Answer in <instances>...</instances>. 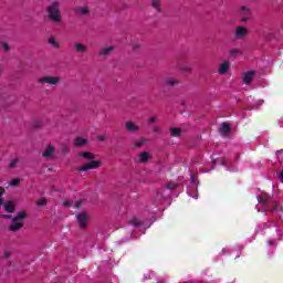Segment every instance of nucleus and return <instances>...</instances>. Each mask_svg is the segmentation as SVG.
Returning a JSON list of instances; mask_svg holds the SVG:
<instances>
[{"label": "nucleus", "mask_w": 283, "mask_h": 283, "mask_svg": "<svg viewBox=\"0 0 283 283\" xmlns=\"http://www.w3.org/2000/svg\"><path fill=\"white\" fill-rule=\"evenodd\" d=\"M74 12L77 17H87L90 14V8L87 7H77L74 9Z\"/></svg>", "instance_id": "obj_11"}, {"label": "nucleus", "mask_w": 283, "mask_h": 283, "mask_svg": "<svg viewBox=\"0 0 283 283\" xmlns=\"http://www.w3.org/2000/svg\"><path fill=\"white\" fill-rule=\"evenodd\" d=\"M145 143H147V139L146 138H142V139H139L138 142H136L134 144V147H136L137 149H140V147H143V145H145Z\"/></svg>", "instance_id": "obj_26"}, {"label": "nucleus", "mask_w": 283, "mask_h": 283, "mask_svg": "<svg viewBox=\"0 0 283 283\" xmlns=\"http://www.w3.org/2000/svg\"><path fill=\"white\" fill-rule=\"evenodd\" d=\"M10 187H18V185H21V179L14 178L10 181Z\"/></svg>", "instance_id": "obj_28"}, {"label": "nucleus", "mask_w": 283, "mask_h": 283, "mask_svg": "<svg viewBox=\"0 0 283 283\" xmlns=\"http://www.w3.org/2000/svg\"><path fill=\"white\" fill-rule=\"evenodd\" d=\"M82 205L83 202L81 201L75 202V209H81Z\"/></svg>", "instance_id": "obj_43"}, {"label": "nucleus", "mask_w": 283, "mask_h": 283, "mask_svg": "<svg viewBox=\"0 0 283 283\" xmlns=\"http://www.w3.org/2000/svg\"><path fill=\"white\" fill-rule=\"evenodd\" d=\"M11 255H12V252L6 250V251H4V254H3V258H4V260H8Z\"/></svg>", "instance_id": "obj_36"}, {"label": "nucleus", "mask_w": 283, "mask_h": 283, "mask_svg": "<svg viewBox=\"0 0 283 283\" xmlns=\"http://www.w3.org/2000/svg\"><path fill=\"white\" fill-rule=\"evenodd\" d=\"M62 151H63V154H70V146L63 145L62 146Z\"/></svg>", "instance_id": "obj_34"}, {"label": "nucleus", "mask_w": 283, "mask_h": 283, "mask_svg": "<svg viewBox=\"0 0 283 283\" xmlns=\"http://www.w3.org/2000/svg\"><path fill=\"white\" fill-rule=\"evenodd\" d=\"M180 134H182L181 128H170V136H172V138H177L178 136H180Z\"/></svg>", "instance_id": "obj_23"}, {"label": "nucleus", "mask_w": 283, "mask_h": 283, "mask_svg": "<svg viewBox=\"0 0 283 283\" xmlns=\"http://www.w3.org/2000/svg\"><path fill=\"white\" fill-rule=\"evenodd\" d=\"M180 82L174 77H167L165 80V85L169 86V87H176V85H178Z\"/></svg>", "instance_id": "obj_21"}, {"label": "nucleus", "mask_w": 283, "mask_h": 283, "mask_svg": "<svg viewBox=\"0 0 283 283\" xmlns=\"http://www.w3.org/2000/svg\"><path fill=\"white\" fill-rule=\"evenodd\" d=\"M191 182H196V179L193 177H191Z\"/></svg>", "instance_id": "obj_48"}, {"label": "nucleus", "mask_w": 283, "mask_h": 283, "mask_svg": "<svg viewBox=\"0 0 283 283\" xmlns=\"http://www.w3.org/2000/svg\"><path fill=\"white\" fill-rule=\"evenodd\" d=\"M137 50H140V43L133 44V51L137 52Z\"/></svg>", "instance_id": "obj_38"}, {"label": "nucleus", "mask_w": 283, "mask_h": 283, "mask_svg": "<svg viewBox=\"0 0 283 283\" xmlns=\"http://www.w3.org/2000/svg\"><path fill=\"white\" fill-rule=\"evenodd\" d=\"M280 209V203L275 200H271L269 205L265 206V211H269L270 213H273V211H277Z\"/></svg>", "instance_id": "obj_12"}, {"label": "nucleus", "mask_w": 283, "mask_h": 283, "mask_svg": "<svg viewBox=\"0 0 283 283\" xmlns=\"http://www.w3.org/2000/svg\"><path fill=\"white\" fill-rule=\"evenodd\" d=\"M254 76H255V71H248L247 73L243 74V83L245 85H250Z\"/></svg>", "instance_id": "obj_13"}, {"label": "nucleus", "mask_w": 283, "mask_h": 283, "mask_svg": "<svg viewBox=\"0 0 283 283\" xmlns=\"http://www.w3.org/2000/svg\"><path fill=\"white\" fill-rule=\"evenodd\" d=\"M153 132H154V134H158V132H160V127L159 126H153Z\"/></svg>", "instance_id": "obj_41"}, {"label": "nucleus", "mask_w": 283, "mask_h": 283, "mask_svg": "<svg viewBox=\"0 0 283 283\" xmlns=\"http://www.w3.org/2000/svg\"><path fill=\"white\" fill-rule=\"evenodd\" d=\"M87 145V139L78 136L74 139L73 147H85Z\"/></svg>", "instance_id": "obj_15"}, {"label": "nucleus", "mask_w": 283, "mask_h": 283, "mask_svg": "<svg viewBox=\"0 0 283 283\" xmlns=\"http://www.w3.org/2000/svg\"><path fill=\"white\" fill-rule=\"evenodd\" d=\"M233 35L237 41H242V39L249 35V29L244 25H238L233 31Z\"/></svg>", "instance_id": "obj_5"}, {"label": "nucleus", "mask_w": 283, "mask_h": 283, "mask_svg": "<svg viewBox=\"0 0 283 283\" xmlns=\"http://www.w3.org/2000/svg\"><path fill=\"white\" fill-rule=\"evenodd\" d=\"M74 49L78 54H85L87 52V46L83 43H75Z\"/></svg>", "instance_id": "obj_18"}, {"label": "nucleus", "mask_w": 283, "mask_h": 283, "mask_svg": "<svg viewBox=\"0 0 283 283\" xmlns=\"http://www.w3.org/2000/svg\"><path fill=\"white\" fill-rule=\"evenodd\" d=\"M238 17L241 23H249L253 17V11L247 6H241L238 9Z\"/></svg>", "instance_id": "obj_3"}, {"label": "nucleus", "mask_w": 283, "mask_h": 283, "mask_svg": "<svg viewBox=\"0 0 283 283\" xmlns=\"http://www.w3.org/2000/svg\"><path fill=\"white\" fill-rule=\"evenodd\" d=\"M97 140H101L102 143L105 142V136L104 135H98Z\"/></svg>", "instance_id": "obj_44"}, {"label": "nucleus", "mask_w": 283, "mask_h": 283, "mask_svg": "<svg viewBox=\"0 0 283 283\" xmlns=\"http://www.w3.org/2000/svg\"><path fill=\"white\" fill-rule=\"evenodd\" d=\"M2 206L7 213H14L17 209V207L12 203V201L4 202Z\"/></svg>", "instance_id": "obj_17"}, {"label": "nucleus", "mask_w": 283, "mask_h": 283, "mask_svg": "<svg viewBox=\"0 0 283 283\" xmlns=\"http://www.w3.org/2000/svg\"><path fill=\"white\" fill-rule=\"evenodd\" d=\"M230 132H231V126L229 125V123H222L219 128V134H221V136H229Z\"/></svg>", "instance_id": "obj_14"}, {"label": "nucleus", "mask_w": 283, "mask_h": 283, "mask_svg": "<svg viewBox=\"0 0 283 283\" xmlns=\"http://www.w3.org/2000/svg\"><path fill=\"white\" fill-rule=\"evenodd\" d=\"M130 224H133V227H140L143 223L140 222V220H138V218H133L130 220Z\"/></svg>", "instance_id": "obj_29"}, {"label": "nucleus", "mask_w": 283, "mask_h": 283, "mask_svg": "<svg viewBox=\"0 0 283 283\" xmlns=\"http://www.w3.org/2000/svg\"><path fill=\"white\" fill-rule=\"evenodd\" d=\"M46 17L53 25H61L63 23V13H61V2L52 1L45 9Z\"/></svg>", "instance_id": "obj_1"}, {"label": "nucleus", "mask_w": 283, "mask_h": 283, "mask_svg": "<svg viewBox=\"0 0 283 283\" xmlns=\"http://www.w3.org/2000/svg\"><path fill=\"white\" fill-rule=\"evenodd\" d=\"M101 165H103L102 160H91V161L84 164L83 166H81L80 168H77V171L81 174L83 171H90L92 169H98L101 167Z\"/></svg>", "instance_id": "obj_4"}, {"label": "nucleus", "mask_w": 283, "mask_h": 283, "mask_svg": "<svg viewBox=\"0 0 283 283\" xmlns=\"http://www.w3.org/2000/svg\"><path fill=\"white\" fill-rule=\"evenodd\" d=\"M151 7L157 10L158 12H163V9L160 8V0H153Z\"/></svg>", "instance_id": "obj_24"}, {"label": "nucleus", "mask_w": 283, "mask_h": 283, "mask_svg": "<svg viewBox=\"0 0 283 283\" xmlns=\"http://www.w3.org/2000/svg\"><path fill=\"white\" fill-rule=\"evenodd\" d=\"M279 154H283V149L277 150V151H276V156H279Z\"/></svg>", "instance_id": "obj_46"}, {"label": "nucleus", "mask_w": 283, "mask_h": 283, "mask_svg": "<svg viewBox=\"0 0 283 283\" xmlns=\"http://www.w3.org/2000/svg\"><path fill=\"white\" fill-rule=\"evenodd\" d=\"M38 207H45L48 205V200L45 198H41L36 202Z\"/></svg>", "instance_id": "obj_31"}, {"label": "nucleus", "mask_w": 283, "mask_h": 283, "mask_svg": "<svg viewBox=\"0 0 283 283\" xmlns=\"http://www.w3.org/2000/svg\"><path fill=\"white\" fill-rule=\"evenodd\" d=\"M0 218H3L4 220H12V217L11 214H1Z\"/></svg>", "instance_id": "obj_37"}, {"label": "nucleus", "mask_w": 283, "mask_h": 283, "mask_svg": "<svg viewBox=\"0 0 283 283\" xmlns=\"http://www.w3.org/2000/svg\"><path fill=\"white\" fill-rule=\"evenodd\" d=\"M33 127H35V128L43 127V123H41V122H34V123H33Z\"/></svg>", "instance_id": "obj_40"}, {"label": "nucleus", "mask_w": 283, "mask_h": 283, "mask_svg": "<svg viewBox=\"0 0 283 283\" xmlns=\"http://www.w3.org/2000/svg\"><path fill=\"white\" fill-rule=\"evenodd\" d=\"M75 218L80 229H87V222L90 220V217L87 216L86 211L77 213Z\"/></svg>", "instance_id": "obj_6"}, {"label": "nucleus", "mask_w": 283, "mask_h": 283, "mask_svg": "<svg viewBox=\"0 0 283 283\" xmlns=\"http://www.w3.org/2000/svg\"><path fill=\"white\" fill-rule=\"evenodd\" d=\"M3 193H6V188L0 187V200H3Z\"/></svg>", "instance_id": "obj_39"}, {"label": "nucleus", "mask_w": 283, "mask_h": 283, "mask_svg": "<svg viewBox=\"0 0 283 283\" xmlns=\"http://www.w3.org/2000/svg\"><path fill=\"white\" fill-rule=\"evenodd\" d=\"M229 54H230V56L235 57V56H238V54H240V50L239 49H231L229 51Z\"/></svg>", "instance_id": "obj_30"}, {"label": "nucleus", "mask_w": 283, "mask_h": 283, "mask_svg": "<svg viewBox=\"0 0 283 283\" xmlns=\"http://www.w3.org/2000/svg\"><path fill=\"white\" fill-rule=\"evenodd\" d=\"M258 200L260 202V205H262V207H266L269 203H271V201L273 200V197H271L269 193L266 192H262L259 197Z\"/></svg>", "instance_id": "obj_8"}, {"label": "nucleus", "mask_w": 283, "mask_h": 283, "mask_svg": "<svg viewBox=\"0 0 283 283\" xmlns=\"http://www.w3.org/2000/svg\"><path fill=\"white\" fill-rule=\"evenodd\" d=\"M18 165H19V158H13V159L9 163L8 167H9V169H14Z\"/></svg>", "instance_id": "obj_25"}, {"label": "nucleus", "mask_w": 283, "mask_h": 283, "mask_svg": "<svg viewBox=\"0 0 283 283\" xmlns=\"http://www.w3.org/2000/svg\"><path fill=\"white\" fill-rule=\"evenodd\" d=\"M125 127H126V132H129V133L140 132V126L136 125L132 120L126 122Z\"/></svg>", "instance_id": "obj_9"}, {"label": "nucleus", "mask_w": 283, "mask_h": 283, "mask_svg": "<svg viewBox=\"0 0 283 283\" xmlns=\"http://www.w3.org/2000/svg\"><path fill=\"white\" fill-rule=\"evenodd\" d=\"M149 158H150V156H149V153H147V151H142L139 154V163L142 165L149 163Z\"/></svg>", "instance_id": "obj_19"}, {"label": "nucleus", "mask_w": 283, "mask_h": 283, "mask_svg": "<svg viewBox=\"0 0 283 283\" xmlns=\"http://www.w3.org/2000/svg\"><path fill=\"white\" fill-rule=\"evenodd\" d=\"M63 206H64V207H72V203H71L70 201H64V202H63Z\"/></svg>", "instance_id": "obj_45"}, {"label": "nucleus", "mask_w": 283, "mask_h": 283, "mask_svg": "<svg viewBox=\"0 0 283 283\" xmlns=\"http://www.w3.org/2000/svg\"><path fill=\"white\" fill-rule=\"evenodd\" d=\"M48 42L53 45V48H61V43H59L54 38H49Z\"/></svg>", "instance_id": "obj_27"}, {"label": "nucleus", "mask_w": 283, "mask_h": 283, "mask_svg": "<svg viewBox=\"0 0 283 283\" xmlns=\"http://www.w3.org/2000/svg\"><path fill=\"white\" fill-rule=\"evenodd\" d=\"M111 52H114V46H106V48H103V49L98 52V56H109Z\"/></svg>", "instance_id": "obj_20"}, {"label": "nucleus", "mask_w": 283, "mask_h": 283, "mask_svg": "<svg viewBox=\"0 0 283 283\" xmlns=\"http://www.w3.org/2000/svg\"><path fill=\"white\" fill-rule=\"evenodd\" d=\"M181 72H188L191 73V67H181Z\"/></svg>", "instance_id": "obj_42"}, {"label": "nucleus", "mask_w": 283, "mask_h": 283, "mask_svg": "<svg viewBox=\"0 0 283 283\" xmlns=\"http://www.w3.org/2000/svg\"><path fill=\"white\" fill-rule=\"evenodd\" d=\"M4 202H3V199H0V207H1V205H3Z\"/></svg>", "instance_id": "obj_47"}, {"label": "nucleus", "mask_w": 283, "mask_h": 283, "mask_svg": "<svg viewBox=\"0 0 283 283\" xmlns=\"http://www.w3.org/2000/svg\"><path fill=\"white\" fill-rule=\"evenodd\" d=\"M38 83H48L49 85H59L61 77L59 76H44L38 80Z\"/></svg>", "instance_id": "obj_7"}, {"label": "nucleus", "mask_w": 283, "mask_h": 283, "mask_svg": "<svg viewBox=\"0 0 283 283\" xmlns=\"http://www.w3.org/2000/svg\"><path fill=\"white\" fill-rule=\"evenodd\" d=\"M2 48L4 52H10V44L8 42H2Z\"/></svg>", "instance_id": "obj_32"}, {"label": "nucleus", "mask_w": 283, "mask_h": 283, "mask_svg": "<svg viewBox=\"0 0 283 283\" xmlns=\"http://www.w3.org/2000/svg\"><path fill=\"white\" fill-rule=\"evenodd\" d=\"M80 158H85V160H94L96 157L93 155V153L90 151H83L78 154Z\"/></svg>", "instance_id": "obj_22"}, {"label": "nucleus", "mask_w": 283, "mask_h": 283, "mask_svg": "<svg viewBox=\"0 0 283 283\" xmlns=\"http://www.w3.org/2000/svg\"><path fill=\"white\" fill-rule=\"evenodd\" d=\"M230 69H231V63L229 61H224L219 65V74L221 76H224V74H227V72H229Z\"/></svg>", "instance_id": "obj_10"}, {"label": "nucleus", "mask_w": 283, "mask_h": 283, "mask_svg": "<svg viewBox=\"0 0 283 283\" xmlns=\"http://www.w3.org/2000/svg\"><path fill=\"white\" fill-rule=\"evenodd\" d=\"M25 218H28V212H25V210L18 212L17 216L12 218L9 231H12L13 233L21 231V229H23L22 220H25Z\"/></svg>", "instance_id": "obj_2"}, {"label": "nucleus", "mask_w": 283, "mask_h": 283, "mask_svg": "<svg viewBox=\"0 0 283 283\" xmlns=\"http://www.w3.org/2000/svg\"><path fill=\"white\" fill-rule=\"evenodd\" d=\"M177 187H178V186H177L176 184H174V182L167 184V189L174 190V189H176Z\"/></svg>", "instance_id": "obj_35"}, {"label": "nucleus", "mask_w": 283, "mask_h": 283, "mask_svg": "<svg viewBox=\"0 0 283 283\" xmlns=\"http://www.w3.org/2000/svg\"><path fill=\"white\" fill-rule=\"evenodd\" d=\"M56 151V148L54 146L49 145L46 146L45 150L42 153L43 158H50L54 153Z\"/></svg>", "instance_id": "obj_16"}, {"label": "nucleus", "mask_w": 283, "mask_h": 283, "mask_svg": "<svg viewBox=\"0 0 283 283\" xmlns=\"http://www.w3.org/2000/svg\"><path fill=\"white\" fill-rule=\"evenodd\" d=\"M281 211H283V207H281Z\"/></svg>", "instance_id": "obj_49"}, {"label": "nucleus", "mask_w": 283, "mask_h": 283, "mask_svg": "<svg viewBox=\"0 0 283 283\" xmlns=\"http://www.w3.org/2000/svg\"><path fill=\"white\" fill-rule=\"evenodd\" d=\"M154 123H158V118L155 116L148 118V125H154Z\"/></svg>", "instance_id": "obj_33"}]
</instances>
